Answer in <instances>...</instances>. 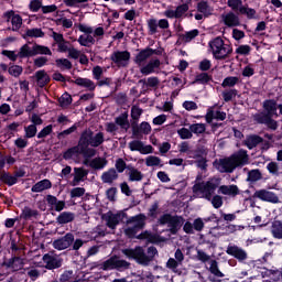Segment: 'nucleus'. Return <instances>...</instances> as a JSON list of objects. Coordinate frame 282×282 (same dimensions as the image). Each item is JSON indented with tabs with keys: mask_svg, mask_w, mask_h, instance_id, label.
<instances>
[{
	"mask_svg": "<svg viewBox=\"0 0 282 282\" xmlns=\"http://www.w3.org/2000/svg\"><path fill=\"white\" fill-rule=\"evenodd\" d=\"M249 161L250 158L248 156V151L239 150L230 158L221 159L219 161H216L214 164L217 171H219L220 173H232V171H235V169H238V166H246Z\"/></svg>",
	"mask_w": 282,
	"mask_h": 282,
	"instance_id": "1",
	"label": "nucleus"
},
{
	"mask_svg": "<svg viewBox=\"0 0 282 282\" xmlns=\"http://www.w3.org/2000/svg\"><path fill=\"white\" fill-rule=\"evenodd\" d=\"M122 254L128 259H133L139 265H149L155 256H158V249L155 247H149L145 251L142 247H135L134 249H122Z\"/></svg>",
	"mask_w": 282,
	"mask_h": 282,
	"instance_id": "2",
	"label": "nucleus"
},
{
	"mask_svg": "<svg viewBox=\"0 0 282 282\" xmlns=\"http://www.w3.org/2000/svg\"><path fill=\"white\" fill-rule=\"evenodd\" d=\"M219 184H221V180L217 177L209 178L207 182L195 184L193 186L194 197L210 202V199H213V195H215V191L219 188Z\"/></svg>",
	"mask_w": 282,
	"mask_h": 282,
	"instance_id": "3",
	"label": "nucleus"
},
{
	"mask_svg": "<svg viewBox=\"0 0 282 282\" xmlns=\"http://www.w3.org/2000/svg\"><path fill=\"white\" fill-rule=\"evenodd\" d=\"M208 46L216 61H225L227 56L232 54V46L226 44L221 37L209 41Z\"/></svg>",
	"mask_w": 282,
	"mask_h": 282,
	"instance_id": "4",
	"label": "nucleus"
},
{
	"mask_svg": "<svg viewBox=\"0 0 282 282\" xmlns=\"http://www.w3.org/2000/svg\"><path fill=\"white\" fill-rule=\"evenodd\" d=\"M105 142V133L98 132L94 135V131L90 129L85 130L79 139V144H83V147H100Z\"/></svg>",
	"mask_w": 282,
	"mask_h": 282,
	"instance_id": "5",
	"label": "nucleus"
},
{
	"mask_svg": "<svg viewBox=\"0 0 282 282\" xmlns=\"http://www.w3.org/2000/svg\"><path fill=\"white\" fill-rule=\"evenodd\" d=\"M159 224L161 226L167 225L170 228V232H172V235H177L180 228L184 226V217L164 214L159 218Z\"/></svg>",
	"mask_w": 282,
	"mask_h": 282,
	"instance_id": "6",
	"label": "nucleus"
},
{
	"mask_svg": "<svg viewBox=\"0 0 282 282\" xmlns=\"http://www.w3.org/2000/svg\"><path fill=\"white\" fill-rule=\"evenodd\" d=\"M130 265L131 263L127 262V260H122L118 256H112L102 262L101 270H119V272H122L123 270H129Z\"/></svg>",
	"mask_w": 282,
	"mask_h": 282,
	"instance_id": "7",
	"label": "nucleus"
},
{
	"mask_svg": "<svg viewBox=\"0 0 282 282\" xmlns=\"http://www.w3.org/2000/svg\"><path fill=\"white\" fill-rule=\"evenodd\" d=\"M189 10V7L187 3H183L181 6H177L175 9L167 8L163 15L166 17V19H186V14Z\"/></svg>",
	"mask_w": 282,
	"mask_h": 282,
	"instance_id": "8",
	"label": "nucleus"
},
{
	"mask_svg": "<svg viewBox=\"0 0 282 282\" xmlns=\"http://www.w3.org/2000/svg\"><path fill=\"white\" fill-rule=\"evenodd\" d=\"M110 61H112L117 67H127L129 61H131V53L128 51H116L111 54Z\"/></svg>",
	"mask_w": 282,
	"mask_h": 282,
	"instance_id": "9",
	"label": "nucleus"
},
{
	"mask_svg": "<svg viewBox=\"0 0 282 282\" xmlns=\"http://www.w3.org/2000/svg\"><path fill=\"white\" fill-rule=\"evenodd\" d=\"M130 151H138L141 155H151L155 149L151 144H144L141 140L130 141L128 144Z\"/></svg>",
	"mask_w": 282,
	"mask_h": 282,
	"instance_id": "10",
	"label": "nucleus"
},
{
	"mask_svg": "<svg viewBox=\"0 0 282 282\" xmlns=\"http://www.w3.org/2000/svg\"><path fill=\"white\" fill-rule=\"evenodd\" d=\"M227 254L229 257H234V259H237V261L243 262L246 259H248V252L237 245H229L226 249Z\"/></svg>",
	"mask_w": 282,
	"mask_h": 282,
	"instance_id": "11",
	"label": "nucleus"
},
{
	"mask_svg": "<svg viewBox=\"0 0 282 282\" xmlns=\"http://www.w3.org/2000/svg\"><path fill=\"white\" fill-rule=\"evenodd\" d=\"M160 65H162V62H160L159 58H152L149 63L140 66V72L143 76H150V74H156L160 69Z\"/></svg>",
	"mask_w": 282,
	"mask_h": 282,
	"instance_id": "12",
	"label": "nucleus"
},
{
	"mask_svg": "<svg viewBox=\"0 0 282 282\" xmlns=\"http://www.w3.org/2000/svg\"><path fill=\"white\" fill-rule=\"evenodd\" d=\"M220 23H224L227 28H238V25H241L239 15L235 14L232 11L223 13L220 15Z\"/></svg>",
	"mask_w": 282,
	"mask_h": 282,
	"instance_id": "13",
	"label": "nucleus"
},
{
	"mask_svg": "<svg viewBox=\"0 0 282 282\" xmlns=\"http://www.w3.org/2000/svg\"><path fill=\"white\" fill-rule=\"evenodd\" d=\"M253 197L261 199V202H269L270 204H279V196L274 194V192H270L268 189H259L256 191Z\"/></svg>",
	"mask_w": 282,
	"mask_h": 282,
	"instance_id": "14",
	"label": "nucleus"
},
{
	"mask_svg": "<svg viewBox=\"0 0 282 282\" xmlns=\"http://www.w3.org/2000/svg\"><path fill=\"white\" fill-rule=\"evenodd\" d=\"M72 243H74V234L68 232L64 237L53 241V248L55 250H67Z\"/></svg>",
	"mask_w": 282,
	"mask_h": 282,
	"instance_id": "15",
	"label": "nucleus"
},
{
	"mask_svg": "<svg viewBox=\"0 0 282 282\" xmlns=\"http://www.w3.org/2000/svg\"><path fill=\"white\" fill-rule=\"evenodd\" d=\"M83 164L85 166H89L90 169H94V171H102L105 166H107L108 161L105 158H95L90 160H84Z\"/></svg>",
	"mask_w": 282,
	"mask_h": 282,
	"instance_id": "16",
	"label": "nucleus"
},
{
	"mask_svg": "<svg viewBox=\"0 0 282 282\" xmlns=\"http://www.w3.org/2000/svg\"><path fill=\"white\" fill-rule=\"evenodd\" d=\"M43 262L47 270H56V268H61V259L54 253L44 254Z\"/></svg>",
	"mask_w": 282,
	"mask_h": 282,
	"instance_id": "17",
	"label": "nucleus"
},
{
	"mask_svg": "<svg viewBox=\"0 0 282 282\" xmlns=\"http://www.w3.org/2000/svg\"><path fill=\"white\" fill-rule=\"evenodd\" d=\"M218 193L220 195H225L226 197H237L241 191L239 189V186L232 184V185H221L218 187Z\"/></svg>",
	"mask_w": 282,
	"mask_h": 282,
	"instance_id": "18",
	"label": "nucleus"
},
{
	"mask_svg": "<svg viewBox=\"0 0 282 282\" xmlns=\"http://www.w3.org/2000/svg\"><path fill=\"white\" fill-rule=\"evenodd\" d=\"M106 226L111 230H115L116 226L122 221V214H113L111 212L107 213L104 217Z\"/></svg>",
	"mask_w": 282,
	"mask_h": 282,
	"instance_id": "19",
	"label": "nucleus"
},
{
	"mask_svg": "<svg viewBox=\"0 0 282 282\" xmlns=\"http://www.w3.org/2000/svg\"><path fill=\"white\" fill-rule=\"evenodd\" d=\"M126 173L129 182H142L144 180V174L133 165H128Z\"/></svg>",
	"mask_w": 282,
	"mask_h": 282,
	"instance_id": "20",
	"label": "nucleus"
},
{
	"mask_svg": "<svg viewBox=\"0 0 282 282\" xmlns=\"http://www.w3.org/2000/svg\"><path fill=\"white\" fill-rule=\"evenodd\" d=\"M205 120H206V122H208V124H210V122H213V120L224 121V120H226V112L219 111V110L215 111L214 107L208 108L207 113L205 116Z\"/></svg>",
	"mask_w": 282,
	"mask_h": 282,
	"instance_id": "21",
	"label": "nucleus"
},
{
	"mask_svg": "<svg viewBox=\"0 0 282 282\" xmlns=\"http://www.w3.org/2000/svg\"><path fill=\"white\" fill-rule=\"evenodd\" d=\"M88 175L89 171L85 167H74L73 186L80 184V182H85Z\"/></svg>",
	"mask_w": 282,
	"mask_h": 282,
	"instance_id": "22",
	"label": "nucleus"
},
{
	"mask_svg": "<svg viewBox=\"0 0 282 282\" xmlns=\"http://www.w3.org/2000/svg\"><path fill=\"white\" fill-rule=\"evenodd\" d=\"M144 221H147V216H144L143 214H139L128 219L127 224L132 226L137 230H142V228H144Z\"/></svg>",
	"mask_w": 282,
	"mask_h": 282,
	"instance_id": "23",
	"label": "nucleus"
},
{
	"mask_svg": "<svg viewBox=\"0 0 282 282\" xmlns=\"http://www.w3.org/2000/svg\"><path fill=\"white\" fill-rule=\"evenodd\" d=\"M153 54H155V51L153 48H144L137 54L134 62L139 67H141V65H144V62L148 58H151Z\"/></svg>",
	"mask_w": 282,
	"mask_h": 282,
	"instance_id": "24",
	"label": "nucleus"
},
{
	"mask_svg": "<svg viewBox=\"0 0 282 282\" xmlns=\"http://www.w3.org/2000/svg\"><path fill=\"white\" fill-rule=\"evenodd\" d=\"M50 188H52V181L44 178L35 183L32 186L31 191L32 193H43V191H50Z\"/></svg>",
	"mask_w": 282,
	"mask_h": 282,
	"instance_id": "25",
	"label": "nucleus"
},
{
	"mask_svg": "<svg viewBox=\"0 0 282 282\" xmlns=\"http://www.w3.org/2000/svg\"><path fill=\"white\" fill-rule=\"evenodd\" d=\"M116 180H118V171H116V169L113 167L101 174V182L104 184H112L113 182H116Z\"/></svg>",
	"mask_w": 282,
	"mask_h": 282,
	"instance_id": "26",
	"label": "nucleus"
},
{
	"mask_svg": "<svg viewBox=\"0 0 282 282\" xmlns=\"http://www.w3.org/2000/svg\"><path fill=\"white\" fill-rule=\"evenodd\" d=\"M74 83L78 87H84V89H87V91H94L96 89V83L89 78L78 77Z\"/></svg>",
	"mask_w": 282,
	"mask_h": 282,
	"instance_id": "27",
	"label": "nucleus"
},
{
	"mask_svg": "<svg viewBox=\"0 0 282 282\" xmlns=\"http://www.w3.org/2000/svg\"><path fill=\"white\" fill-rule=\"evenodd\" d=\"M8 14L9 19H11L13 32H19V30H21V26L23 25V18H21V15L19 14H15L14 11H10Z\"/></svg>",
	"mask_w": 282,
	"mask_h": 282,
	"instance_id": "28",
	"label": "nucleus"
},
{
	"mask_svg": "<svg viewBox=\"0 0 282 282\" xmlns=\"http://www.w3.org/2000/svg\"><path fill=\"white\" fill-rule=\"evenodd\" d=\"M80 147H83V144L73 147L68 149L66 152H64L63 154L64 160H76V158H78V155H80L82 153Z\"/></svg>",
	"mask_w": 282,
	"mask_h": 282,
	"instance_id": "29",
	"label": "nucleus"
},
{
	"mask_svg": "<svg viewBox=\"0 0 282 282\" xmlns=\"http://www.w3.org/2000/svg\"><path fill=\"white\" fill-rule=\"evenodd\" d=\"M271 235L274 239H282V221L274 220L271 224Z\"/></svg>",
	"mask_w": 282,
	"mask_h": 282,
	"instance_id": "30",
	"label": "nucleus"
},
{
	"mask_svg": "<svg viewBox=\"0 0 282 282\" xmlns=\"http://www.w3.org/2000/svg\"><path fill=\"white\" fill-rule=\"evenodd\" d=\"M197 12L204 14V17H210V14H213V9L207 1L200 0L197 3Z\"/></svg>",
	"mask_w": 282,
	"mask_h": 282,
	"instance_id": "31",
	"label": "nucleus"
},
{
	"mask_svg": "<svg viewBox=\"0 0 282 282\" xmlns=\"http://www.w3.org/2000/svg\"><path fill=\"white\" fill-rule=\"evenodd\" d=\"M35 78L39 87H45L50 83V75L45 70H37L35 73Z\"/></svg>",
	"mask_w": 282,
	"mask_h": 282,
	"instance_id": "32",
	"label": "nucleus"
},
{
	"mask_svg": "<svg viewBox=\"0 0 282 282\" xmlns=\"http://www.w3.org/2000/svg\"><path fill=\"white\" fill-rule=\"evenodd\" d=\"M261 142H263V138H261V137H259L257 134L249 135L245 140V144L249 149H254V147L261 144Z\"/></svg>",
	"mask_w": 282,
	"mask_h": 282,
	"instance_id": "33",
	"label": "nucleus"
},
{
	"mask_svg": "<svg viewBox=\"0 0 282 282\" xmlns=\"http://www.w3.org/2000/svg\"><path fill=\"white\" fill-rule=\"evenodd\" d=\"M77 43H79L82 47H89V45H94L96 43V39L91 34L80 35Z\"/></svg>",
	"mask_w": 282,
	"mask_h": 282,
	"instance_id": "34",
	"label": "nucleus"
},
{
	"mask_svg": "<svg viewBox=\"0 0 282 282\" xmlns=\"http://www.w3.org/2000/svg\"><path fill=\"white\" fill-rule=\"evenodd\" d=\"M19 58H28L30 56H34V46H30L28 44H24L20 52L18 53Z\"/></svg>",
	"mask_w": 282,
	"mask_h": 282,
	"instance_id": "35",
	"label": "nucleus"
},
{
	"mask_svg": "<svg viewBox=\"0 0 282 282\" xmlns=\"http://www.w3.org/2000/svg\"><path fill=\"white\" fill-rule=\"evenodd\" d=\"M75 218L74 213L72 212H63L62 214L58 215L57 217V224H69L72 220Z\"/></svg>",
	"mask_w": 282,
	"mask_h": 282,
	"instance_id": "36",
	"label": "nucleus"
},
{
	"mask_svg": "<svg viewBox=\"0 0 282 282\" xmlns=\"http://www.w3.org/2000/svg\"><path fill=\"white\" fill-rule=\"evenodd\" d=\"M89 0H64V4L67 8H87V2Z\"/></svg>",
	"mask_w": 282,
	"mask_h": 282,
	"instance_id": "37",
	"label": "nucleus"
},
{
	"mask_svg": "<svg viewBox=\"0 0 282 282\" xmlns=\"http://www.w3.org/2000/svg\"><path fill=\"white\" fill-rule=\"evenodd\" d=\"M196 36H199V31L197 29H194L182 34L181 41H183V43H191V41H193V39H195Z\"/></svg>",
	"mask_w": 282,
	"mask_h": 282,
	"instance_id": "38",
	"label": "nucleus"
},
{
	"mask_svg": "<svg viewBox=\"0 0 282 282\" xmlns=\"http://www.w3.org/2000/svg\"><path fill=\"white\" fill-rule=\"evenodd\" d=\"M44 54L45 56H52V51L47 46L35 44L33 45V55Z\"/></svg>",
	"mask_w": 282,
	"mask_h": 282,
	"instance_id": "39",
	"label": "nucleus"
},
{
	"mask_svg": "<svg viewBox=\"0 0 282 282\" xmlns=\"http://www.w3.org/2000/svg\"><path fill=\"white\" fill-rule=\"evenodd\" d=\"M145 166H160L162 167V159L155 155H149L145 158Z\"/></svg>",
	"mask_w": 282,
	"mask_h": 282,
	"instance_id": "40",
	"label": "nucleus"
},
{
	"mask_svg": "<svg viewBox=\"0 0 282 282\" xmlns=\"http://www.w3.org/2000/svg\"><path fill=\"white\" fill-rule=\"evenodd\" d=\"M263 108L268 112L269 116H274V113H276V101L265 100L263 102Z\"/></svg>",
	"mask_w": 282,
	"mask_h": 282,
	"instance_id": "41",
	"label": "nucleus"
},
{
	"mask_svg": "<svg viewBox=\"0 0 282 282\" xmlns=\"http://www.w3.org/2000/svg\"><path fill=\"white\" fill-rule=\"evenodd\" d=\"M129 115L123 113L116 118V124L121 127V129H124L127 131L129 129Z\"/></svg>",
	"mask_w": 282,
	"mask_h": 282,
	"instance_id": "42",
	"label": "nucleus"
},
{
	"mask_svg": "<svg viewBox=\"0 0 282 282\" xmlns=\"http://www.w3.org/2000/svg\"><path fill=\"white\" fill-rule=\"evenodd\" d=\"M25 34L30 39H43V36H45V33L43 32V30H41L39 28L29 29V30H26Z\"/></svg>",
	"mask_w": 282,
	"mask_h": 282,
	"instance_id": "43",
	"label": "nucleus"
},
{
	"mask_svg": "<svg viewBox=\"0 0 282 282\" xmlns=\"http://www.w3.org/2000/svg\"><path fill=\"white\" fill-rule=\"evenodd\" d=\"M209 272L217 276L218 279H224V273L219 271V265L216 260H210L209 262Z\"/></svg>",
	"mask_w": 282,
	"mask_h": 282,
	"instance_id": "44",
	"label": "nucleus"
},
{
	"mask_svg": "<svg viewBox=\"0 0 282 282\" xmlns=\"http://www.w3.org/2000/svg\"><path fill=\"white\" fill-rule=\"evenodd\" d=\"M189 130L192 133L196 135H202V133L206 132V124L205 123H193L189 126Z\"/></svg>",
	"mask_w": 282,
	"mask_h": 282,
	"instance_id": "45",
	"label": "nucleus"
},
{
	"mask_svg": "<svg viewBox=\"0 0 282 282\" xmlns=\"http://www.w3.org/2000/svg\"><path fill=\"white\" fill-rule=\"evenodd\" d=\"M39 212L36 209H32L30 207H24L21 214L22 219H32V217H36Z\"/></svg>",
	"mask_w": 282,
	"mask_h": 282,
	"instance_id": "46",
	"label": "nucleus"
},
{
	"mask_svg": "<svg viewBox=\"0 0 282 282\" xmlns=\"http://www.w3.org/2000/svg\"><path fill=\"white\" fill-rule=\"evenodd\" d=\"M55 65L59 69H72V62L67 58H58L55 61Z\"/></svg>",
	"mask_w": 282,
	"mask_h": 282,
	"instance_id": "47",
	"label": "nucleus"
},
{
	"mask_svg": "<svg viewBox=\"0 0 282 282\" xmlns=\"http://www.w3.org/2000/svg\"><path fill=\"white\" fill-rule=\"evenodd\" d=\"M43 9V0H31L29 3V10L31 12H39Z\"/></svg>",
	"mask_w": 282,
	"mask_h": 282,
	"instance_id": "48",
	"label": "nucleus"
},
{
	"mask_svg": "<svg viewBox=\"0 0 282 282\" xmlns=\"http://www.w3.org/2000/svg\"><path fill=\"white\" fill-rule=\"evenodd\" d=\"M177 134L180 135L181 140H191V138H193V131H191L188 128L178 129Z\"/></svg>",
	"mask_w": 282,
	"mask_h": 282,
	"instance_id": "49",
	"label": "nucleus"
},
{
	"mask_svg": "<svg viewBox=\"0 0 282 282\" xmlns=\"http://www.w3.org/2000/svg\"><path fill=\"white\" fill-rule=\"evenodd\" d=\"M194 83H198L199 85H206V83H210V75H208V73H200L196 75Z\"/></svg>",
	"mask_w": 282,
	"mask_h": 282,
	"instance_id": "50",
	"label": "nucleus"
},
{
	"mask_svg": "<svg viewBox=\"0 0 282 282\" xmlns=\"http://www.w3.org/2000/svg\"><path fill=\"white\" fill-rule=\"evenodd\" d=\"M237 83H239V77L229 76L223 80L221 87H224V88L235 87V85H237Z\"/></svg>",
	"mask_w": 282,
	"mask_h": 282,
	"instance_id": "51",
	"label": "nucleus"
},
{
	"mask_svg": "<svg viewBox=\"0 0 282 282\" xmlns=\"http://www.w3.org/2000/svg\"><path fill=\"white\" fill-rule=\"evenodd\" d=\"M10 76H13L14 78H19V76H21V74H23V67L19 66V65H12L9 67L8 69Z\"/></svg>",
	"mask_w": 282,
	"mask_h": 282,
	"instance_id": "52",
	"label": "nucleus"
},
{
	"mask_svg": "<svg viewBox=\"0 0 282 282\" xmlns=\"http://www.w3.org/2000/svg\"><path fill=\"white\" fill-rule=\"evenodd\" d=\"M250 52H252V47L248 44L240 45L236 48V54H239L240 56H248Z\"/></svg>",
	"mask_w": 282,
	"mask_h": 282,
	"instance_id": "53",
	"label": "nucleus"
},
{
	"mask_svg": "<svg viewBox=\"0 0 282 282\" xmlns=\"http://www.w3.org/2000/svg\"><path fill=\"white\" fill-rule=\"evenodd\" d=\"M61 107H69L72 105V95L64 93L59 100H58Z\"/></svg>",
	"mask_w": 282,
	"mask_h": 282,
	"instance_id": "54",
	"label": "nucleus"
},
{
	"mask_svg": "<svg viewBox=\"0 0 282 282\" xmlns=\"http://www.w3.org/2000/svg\"><path fill=\"white\" fill-rule=\"evenodd\" d=\"M1 180L4 184H8V186H14V184L18 182L17 176H12L10 174H3Z\"/></svg>",
	"mask_w": 282,
	"mask_h": 282,
	"instance_id": "55",
	"label": "nucleus"
},
{
	"mask_svg": "<svg viewBox=\"0 0 282 282\" xmlns=\"http://www.w3.org/2000/svg\"><path fill=\"white\" fill-rule=\"evenodd\" d=\"M259 180H261V171L251 170L248 173V182H259Z\"/></svg>",
	"mask_w": 282,
	"mask_h": 282,
	"instance_id": "56",
	"label": "nucleus"
},
{
	"mask_svg": "<svg viewBox=\"0 0 282 282\" xmlns=\"http://www.w3.org/2000/svg\"><path fill=\"white\" fill-rule=\"evenodd\" d=\"M158 28H159L158 20L155 19L148 20V29L150 34H158Z\"/></svg>",
	"mask_w": 282,
	"mask_h": 282,
	"instance_id": "57",
	"label": "nucleus"
},
{
	"mask_svg": "<svg viewBox=\"0 0 282 282\" xmlns=\"http://www.w3.org/2000/svg\"><path fill=\"white\" fill-rule=\"evenodd\" d=\"M240 14H245L248 19H254V14H257V11L254 9H250L247 7H241L239 9Z\"/></svg>",
	"mask_w": 282,
	"mask_h": 282,
	"instance_id": "58",
	"label": "nucleus"
},
{
	"mask_svg": "<svg viewBox=\"0 0 282 282\" xmlns=\"http://www.w3.org/2000/svg\"><path fill=\"white\" fill-rule=\"evenodd\" d=\"M52 131H54V126L48 124L46 127H44L39 133H37V138L42 139V138H47V135H50L52 133Z\"/></svg>",
	"mask_w": 282,
	"mask_h": 282,
	"instance_id": "59",
	"label": "nucleus"
},
{
	"mask_svg": "<svg viewBox=\"0 0 282 282\" xmlns=\"http://www.w3.org/2000/svg\"><path fill=\"white\" fill-rule=\"evenodd\" d=\"M39 130L36 129V126L30 124L24 128L25 138H34L36 135V132Z\"/></svg>",
	"mask_w": 282,
	"mask_h": 282,
	"instance_id": "60",
	"label": "nucleus"
},
{
	"mask_svg": "<svg viewBox=\"0 0 282 282\" xmlns=\"http://www.w3.org/2000/svg\"><path fill=\"white\" fill-rule=\"evenodd\" d=\"M227 6L228 8H231L234 11H237L243 8V2L241 0H228Z\"/></svg>",
	"mask_w": 282,
	"mask_h": 282,
	"instance_id": "61",
	"label": "nucleus"
},
{
	"mask_svg": "<svg viewBox=\"0 0 282 282\" xmlns=\"http://www.w3.org/2000/svg\"><path fill=\"white\" fill-rule=\"evenodd\" d=\"M115 169L117 170V173H124V170L127 169V162H124L123 159H118L115 163Z\"/></svg>",
	"mask_w": 282,
	"mask_h": 282,
	"instance_id": "62",
	"label": "nucleus"
},
{
	"mask_svg": "<svg viewBox=\"0 0 282 282\" xmlns=\"http://www.w3.org/2000/svg\"><path fill=\"white\" fill-rule=\"evenodd\" d=\"M140 116H142V109L138 106H132L131 108L132 120H140Z\"/></svg>",
	"mask_w": 282,
	"mask_h": 282,
	"instance_id": "63",
	"label": "nucleus"
},
{
	"mask_svg": "<svg viewBox=\"0 0 282 282\" xmlns=\"http://www.w3.org/2000/svg\"><path fill=\"white\" fill-rule=\"evenodd\" d=\"M85 195V187H75L70 191V197H83Z\"/></svg>",
	"mask_w": 282,
	"mask_h": 282,
	"instance_id": "64",
	"label": "nucleus"
}]
</instances>
